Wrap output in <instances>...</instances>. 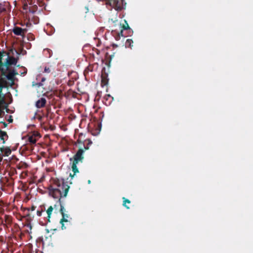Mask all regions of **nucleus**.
I'll return each instance as SVG.
<instances>
[{
    "instance_id": "12",
    "label": "nucleus",
    "mask_w": 253,
    "mask_h": 253,
    "mask_svg": "<svg viewBox=\"0 0 253 253\" xmlns=\"http://www.w3.org/2000/svg\"><path fill=\"white\" fill-rule=\"evenodd\" d=\"M0 138L1 140H3L2 143L4 144L5 143L4 137H6L7 138H8V135L5 131H1V130L0 131Z\"/></svg>"
},
{
    "instance_id": "22",
    "label": "nucleus",
    "mask_w": 253,
    "mask_h": 253,
    "mask_svg": "<svg viewBox=\"0 0 253 253\" xmlns=\"http://www.w3.org/2000/svg\"><path fill=\"white\" fill-rule=\"evenodd\" d=\"M67 84L69 86H72L74 84V81L70 80Z\"/></svg>"
},
{
    "instance_id": "7",
    "label": "nucleus",
    "mask_w": 253,
    "mask_h": 253,
    "mask_svg": "<svg viewBox=\"0 0 253 253\" xmlns=\"http://www.w3.org/2000/svg\"><path fill=\"white\" fill-rule=\"evenodd\" d=\"M46 100L44 98H41L36 102V106L38 108H41L45 106Z\"/></svg>"
},
{
    "instance_id": "28",
    "label": "nucleus",
    "mask_w": 253,
    "mask_h": 253,
    "mask_svg": "<svg viewBox=\"0 0 253 253\" xmlns=\"http://www.w3.org/2000/svg\"><path fill=\"white\" fill-rule=\"evenodd\" d=\"M88 145H90V144H92V141H91V140L88 139Z\"/></svg>"
},
{
    "instance_id": "30",
    "label": "nucleus",
    "mask_w": 253,
    "mask_h": 253,
    "mask_svg": "<svg viewBox=\"0 0 253 253\" xmlns=\"http://www.w3.org/2000/svg\"><path fill=\"white\" fill-rule=\"evenodd\" d=\"M131 41V40H127L126 43H129L130 44V42Z\"/></svg>"
},
{
    "instance_id": "37",
    "label": "nucleus",
    "mask_w": 253,
    "mask_h": 253,
    "mask_svg": "<svg viewBox=\"0 0 253 253\" xmlns=\"http://www.w3.org/2000/svg\"><path fill=\"white\" fill-rule=\"evenodd\" d=\"M46 51H47V52H50V50H49V49H47V50H46Z\"/></svg>"
},
{
    "instance_id": "36",
    "label": "nucleus",
    "mask_w": 253,
    "mask_h": 253,
    "mask_svg": "<svg viewBox=\"0 0 253 253\" xmlns=\"http://www.w3.org/2000/svg\"><path fill=\"white\" fill-rule=\"evenodd\" d=\"M2 150H3V148H0V151H1V152H2Z\"/></svg>"
},
{
    "instance_id": "34",
    "label": "nucleus",
    "mask_w": 253,
    "mask_h": 253,
    "mask_svg": "<svg viewBox=\"0 0 253 253\" xmlns=\"http://www.w3.org/2000/svg\"><path fill=\"white\" fill-rule=\"evenodd\" d=\"M90 182H91V181H90V180H88V183H90Z\"/></svg>"
},
{
    "instance_id": "15",
    "label": "nucleus",
    "mask_w": 253,
    "mask_h": 253,
    "mask_svg": "<svg viewBox=\"0 0 253 253\" xmlns=\"http://www.w3.org/2000/svg\"><path fill=\"white\" fill-rule=\"evenodd\" d=\"M108 80L106 77L102 76L101 85L102 86L106 85L108 84Z\"/></svg>"
},
{
    "instance_id": "2",
    "label": "nucleus",
    "mask_w": 253,
    "mask_h": 253,
    "mask_svg": "<svg viewBox=\"0 0 253 253\" xmlns=\"http://www.w3.org/2000/svg\"><path fill=\"white\" fill-rule=\"evenodd\" d=\"M77 142L78 143L83 144L84 147L83 148L80 147L75 154L74 157L70 159V161L72 162V171L74 172L73 175H72L71 173L70 174V176L71 177H74L76 173L79 172L77 165L79 162H83V161L84 159V150H88L89 149V147L85 146L84 144L83 143V142L80 139L77 140Z\"/></svg>"
},
{
    "instance_id": "16",
    "label": "nucleus",
    "mask_w": 253,
    "mask_h": 253,
    "mask_svg": "<svg viewBox=\"0 0 253 253\" xmlns=\"http://www.w3.org/2000/svg\"><path fill=\"white\" fill-rule=\"evenodd\" d=\"M23 3V9L25 10H29L30 12H31V8L30 7L28 6V5H29L28 3L25 2V1H22Z\"/></svg>"
},
{
    "instance_id": "26",
    "label": "nucleus",
    "mask_w": 253,
    "mask_h": 253,
    "mask_svg": "<svg viewBox=\"0 0 253 253\" xmlns=\"http://www.w3.org/2000/svg\"><path fill=\"white\" fill-rule=\"evenodd\" d=\"M26 226L30 229V230H31L32 228V225L30 223L27 224Z\"/></svg>"
},
{
    "instance_id": "5",
    "label": "nucleus",
    "mask_w": 253,
    "mask_h": 253,
    "mask_svg": "<svg viewBox=\"0 0 253 253\" xmlns=\"http://www.w3.org/2000/svg\"><path fill=\"white\" fill-rule=\"evenodd\" d=\"M59 203H60V211L62 215V218L61 219V220L60 221V223L62 225V226H61L62 229H64L63 227L64 226L63 222H68V219H67V218H65V209H64L63 206L62 205L61 201H60V202H59Z\"/></svg>"
},
{
    "instance_id": "35",
    "label": "nucleus",
    "mask_w": 253,
    "mask_h": 253,
    "mask_svg": "<svg viewBox=\"0 0 253 253\" xmlns=\"http://www.w3.org/2000/svg\"><path fill=\"white\" fill-rule=\"evenodd\" d=\"M39 240H41L42 241V238H39Z\"/></svg>"
},
{
    "instance_id": "1",
    "label": "nucleus",
    "mask_w": 253,
    "mask_h": 253,
    "mask_svg": "<svg viewBox=\"0 0 253 253\" xmlns=\"http://www.w3.org/2000/svg\"><path fill=\"white\" fill-rule=\"evenodd\" d=\"M52 185L49 188V194L54 199H57L60 202L61 198L66 197L70 189V186L66 183L64 179L52 178Z\"/></svg>"
},
{
    "instance_id": "13",
    "label": "nucleus",
    "mask_w": 253,
    "mask_h": 253,
    "mask_svg": "<svg viewBox=\"0 0 253 253\" xmlns=\"http://www.w3.org/2000/svg\"><path fill=\"white\" fill-rule=\"evenodd\" d=\"M123 206L126 207L127 209H129V207L126 205V204H130V201L127 199L125 198V197L123 198Z\"/></svg>"
},
{
    "instance_id": "38",
    "label": "nucleus",
    "mask_w": 253,
    "mask_h": 253,
    "mask_svg": "<svg viewBox=\"0 0 253 253\" xmlns=\"http://www.w3.org/2000/svg\"><path fill=\"white\" fill-rule=\"evenodd\" d=\"M107 96V97H109L111 96H110V95H109V94H108Z\"/></svg>"
},
{
    "instance_id": "8",
    "label": "nucleus",
    "mask_w": 253,
    "mask_h": 253,
    "mask_svg": "<svg viewBox=\"0 0 253 253\" xmlns=\"http://www.w3.org/2000/svg\"><path fill=\"white\" fill-rule=\"evenodd\" d=\"M9 6V3L8 2H3V3H0V13L5 12Z\"/></svg>"
},
{
    "instance_id": "23",
    "label": "nucleus",
    "mask_w": 253,
    "mask_h": 253,
    "mask_svg": "<svg viewBox=\"0 0 253 253\" xmlns=\"http://www.w3.org/2000/svg\"><path fill=\"white\" fill-rule=\"evenodd\" d=\"M5 155L8 156L11 153V150L10 149L8 148L5 150Z\"/></svg>"
},
{
    "instance_id": "10",
    "label": "nucleus",
    "mask_w": 253,
    "mask_h": 253,
    "mask_svg": "<svg viewBox=\"0 0 253 253\" xmlns=\"http://www.w3.org/2000/svg\"><path fill=\"white\" fill-rule=\"evenodd\" d=\"M125 22L126 23V25H123V26H122V29L121 30L120 32L118 34V37H120V35H121L122 36H124L123 30H130V28L129 27V26L126 21H125Z\"/></svg>"
},
{
    "instance_id": "32",
    "label": "nucleus",
    "mask_w": 253,
    "mask_h": 253,
    "mask_svg": "<svg viewBox=\"0 0 253 253\" xmlns=\"http://www.w3.org/2000/svg\"><path fill=\"white\" fill-rule=\"evenodd\" d=\"M35 210V207H34V206L32 207V211H34Z\"/></svg>"
},
{
    "instance_id": "33",
    "label": "nucleus",
    "mask_w": 253,
    "mask_h": 253,
    "mask_svg": "<svg viewBox=\"0 0 253 253\" xmlns=\"http://www.w3.org/2000/svg\"><path fill=\"white\" fill-rule=\"evenodd\" d=\"M34 8H37V5H34Z\"/></svg>"
},
{
    "instance_id": "27",
    "label": "nucleus",
    "mask_w": 253,
    "mask_h": 253,
    "mask_svg": "<svg viewBox=\"0 0 253 253\" xmlns=\"http://www.w3.org/2000/svg\"><path fill=\"white\" fill-rule=\"evenodd\" d=\"M85 13H87L88 12V6H85Z\"/></svg>"
},
{
    "instance_id": "9",
    "label": "nucleus",
    "mask_w": 253,
    "mask_h": 253,
    "mask_svg": "<svg viewBox=\"0 0 253 253\" xmlns=\"http://www.w3.org/2000/svg\"><path fill=\"white\" fill-rule=\"evenodd\" d=\"M2 76H5L6 79L11 81L12 83V84H14V79L15 77L14 76L11 74L10 72H9L7 75L5 74V75H2Z\"/></svg>"
},
{
    "instance_id": "29",
    "label": "nucleus",
    "mask_w": 253,
    "mask_h": 253,
    "mask_svg": "<svg viewBox=\"0 0 253 253\" xmlns=\"http://www.w3.org/2000/svg\"><path fill=\"white\" fill-rule=\"evenodd\" d=\"M4 102V100L2 99L0 101V105Z\"/></svg>"
},
{
    "instance_id": "4",
    "label": "nucleus",
    "mask_w": 253,
    "mask_h": 253,
    "mask_svg": "<svg viewBox=\"0 0 253 253\" xmlns=\"http://www.w3.org/2000/svg\"><path fill=\"white\" fill-rule=\"evenodd\" d=\"M106 4L109 5L117 11H121L123 9L126 3L124 0H106Z\"/></svg>"
},
{
    "instance_id": "21",
    "label": "nucleus",
    "mask_w": 253,
    "mask_h": 253,
    "mask_svg": "<svg viewBox=\"0 0 253 253\" xmlns=\"http://www.w3.org/2000/svg\"><path fill=\"white\" fill-rule=\"evenodd\" d=\"M27 38L29 41H33L35 39L34 36L32 34L28 35Z\"/></svg>"
},
{
    "instance_id": "3",
    "label": "nucleus",
    "mask_w": 253,
    "mask_h": 253,
    "mask_svg": "<svg viewBox=\"0 0 253 253\" xmlns=\"http://www.w3.org/2000/svg\"><path fill=\"white\" fill-rule=\"evenodd\" d=\"M2 56V53L0 52V71L1 72V75H5V73L8 70L9 66L11 65H15L17 62V59L14 57L8 56L6 61L3 64L1 60Z\"/></svg>"
},
{
    "instance_id": "24",
    "label": "nucleus",
    "mask_w": 253,
    "mask_h": 253,
    "mask_svg": "<svg viewBox=\"0 0 253 253\" xmlns=\"http://www.w3.org/2000/svg\"><path fill=\"white\" fill-rule=\"evenodd\" d=\"M11 74L15 76V75H18V73L14 70H12V71H10Z\"/></svg>"
},
{
    "instance_id": "18",
    "label": "nucleus",
    "mask_w": 253,
    "mask_h": 253,
    "mask_svg": "<svg viewBox=\"0 0 253 253\" xmlns=\"http://www.w3.org/2000/svg\"><path fill=\"white\" fill-rule=\"evenodd\" d=\"M45 80H46V78L45 77H42L41 79V82H40L39 83H37L36 85L38 86H41L43 85L42 83L44 82Z\"/></svg>"
},
{
    "instance_id": "19",
    "label": "nucleus",
    "mask_w": 253,
    "mask_h": 253,
    "mask_svg": "<svg viewBox=\"0 0 253 253\" xmlns=\"http://www.w3.org/2000/svg\"><path fill=\"white\" fill-rule=\"evenodd\" d=\"M22 1L28 3L29 5H34L35 3L34 0H22Z\"/></svg>"
},
{
    "instance_id": "14",
    "label": "nucleus",
    "mask_w": 253,
    "mask_h": 253,
    "mask_svg": "<svg viewBox=\"0 0 253 253\" xmlns=\"http://www.w3.org/2000/svg\"><path fill=\"white\" fill-rule=\"evenodd\" d=\"M28 141L31 144H34L36 143L37 139L33 136H30L29 137Z\"/></svg>"
},
{
    "instance_id": "6",
    "label": "nucleus",
    "mask_w": 253,
    "mask_h": 253,
    "mask_svg": "<svg viewBox=\"0 0 253 253\" xmlns=\"http://www.w3.org/2000/svg\"><path fill=\"white\" fill-rule=\"evenodd\" d=\"M27 31V29H23L19 27H15L12 30V32L15 35L22 37L24 36Z\"/></svg>"
},
{
    "instance_id": "11",
    "label": "nucleus",
    "mask_w": 253,
    "mask_h": 253,
    "mask_svg": "<svg viewBox=\"0 0 253 253\" xmlns=\"http://www.w3.org/2000/svg\"><path fill=\"white\" fill-rule=\"evenodd\" d=\"M53 208L52 206H50L47 210L46 211V213H47V220L48 222H50V216H51V214L52 213V212L53 211Z\"/></svg>"
},
{
    "instance_id": "31",
    "label": "nucleus",
    "mask_w": 253,
    "mask_h": 253,
    "mask_svg": "<svg viewBox=\"0 0 253 253\" xmlns=\"http://www.w3.org/2000/svg\"><path fill=\"white\" fill-rule=\"evenodd\" d=\"M68 217H69L68 214L65 213V218H67L68 219Z\"/></svg>"
},
{
    "instance_id": "17",
    "label": "nucleus",
    "mask_w": 253,
    "mask_h": 253,
    "mask_svg": "<svg viewBox=\"0 0 253 253\" xmlns=\"http://www.w3.org/2000/svg\"><path fill=\"white\" fill-rule=\"evenodd\" d=\"M52 70H53L51 69V67L45 66L44 68L43 73L49 74L51 73Z\"/></svg>"
},
{
    "instance_id": "25",
    "label": "nucleus",
    "mask_w": 253,
    "mask_h": 253,
    "mask_svg": "<svg viewBox=\"0 0 253 253\" xmlns=\"http://www.w3.org/2000/svg\"><path fill=\"white\" fill-rule=\"evenodd\" d=\"M42 211H37V214L38 216H40L42 215Z\"/></svg>"
},
{
    "instance_id": "20",
    "label": "nucleus",
    "mask_w": 253,
    "mask_h": 253,
    "mask_svg": "<svg viewBox=\"0 0 253 253\" xmlns=\"http://www.w3.org/2000/svg\"><path fill=\"white\" fill-rule=\"evenodd\" d=\"M0 81L1 83L2 84L5 86V85H6L7 84L6 80L1 78L0 79Z\"/></svg>"
}]
</instances>
